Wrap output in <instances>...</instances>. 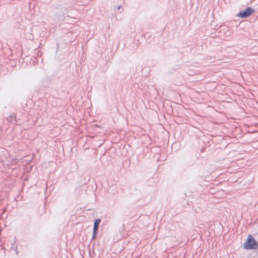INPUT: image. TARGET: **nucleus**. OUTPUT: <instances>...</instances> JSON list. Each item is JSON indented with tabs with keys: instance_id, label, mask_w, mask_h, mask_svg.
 Wrapping results in <instances>:
<instances>
[{
	"instance_id": "obj_2",
	"label": "nucleus",
	"mask_w": 258,
	"mask_h": 258,
	"mask_svg": "<svg viewBox=\"0 0 258 258\" xmlns=\"http://www.w3.org/2000/svg\"><path fill=\"white\" fill-rule=\"evenodd\" d=\"M258 247L257 243H245L243 247L246 249H256Z\"/></svg>"
},
{
	"instance_id": "obj_1",
	"label": "nucleus",
	"mask_w": 258,
	"mask_h": 258,
	"mask_svg": "<svg viewBox=\"0 0 258 258\" xmlns=\"http://www.w3.org/2000/svg\"><path fill=\"white\" fill-rule=\"evenodd\" d=\"M254 12V10L251 7H247L245 10L240 11L237 16L242 18H246Z\"/></svg>"
},
{
	"instance_id": "obj_7",
	"label": "nucleus",
	"mask_w": 258,
	"mask_h": 258,
	"mask_svg": "<svg viewBox=\"0 0 258 258\" xmlns=\"http://www.w3.org/2000/svg\"><path fill=\"white\" fill-rule=\"evenodd\" d=\"M120 8H121V6H118V7H117V10H119Z\"/></svg>"
},
{
	"instance_id": "obj_3",
	"label": "nucleus",
	"mask_w": 258,
	"mask_h": 258,
	"mask_svg": "<svg viewBox=\"0 0 258 258\" xmlns=\"http://www.w3.org/2000/svg\"><path fill=\"white\" fill-rule=\"evenodd\" d=\"M101 220L100 219H96L94 223L93 227V234L92 235V238H94L95 237L96 233L98 231V226Z\"/></svg>"
},
{
	"instance_id": "obj_6",
	"label": "nucleus",
	"mask_w": 258,
	"mask_h": 258,
	"mask_svg": "<svg viewBox=\"0 0 258 258\" xmlns=\"http://www.w3.org/2000/svg\"><path fill=\"white\" fill-rule=\"evenodd\" d=\"M195 238H197V240H199L201 238V236L199 234H197L196 238H194L193 240H195Z\"/></svg>"
},
{
	"instance_id": "obj_4",
	"label": "nucleus",
	"mask_w": 258,
	"mask_h": 258,
	"mask_svg": "<svg viewBox=\"0 0 258 258\" xmlns=\"http://www.w3.org/2000/svg\"><path fill=\"white\" fill-rule=\"evenodd\" d=\"M56 17L58 19L60 20L61 21L64 20V13L60 10H58L55 13Z\"/></svg>"
},
{
	"instance_id": "obj_5",
	"label": "nucleus",
	"mask_w": 258,
	"mask_h": 258,
	"mask_svg": "<svg viewBox=\"0 0 258 258\" xmlns=\"http://www.w3.org/2000/svg\"><path fill=\"white\" fill-rule=\"evenodd\" d=\"M245 242H256L253 236L249 234Z\"/></svg>"
}]
</instances>
